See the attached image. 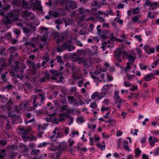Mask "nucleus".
<instances>
[{
  "mask_svg": "<svg viewBox=\"0 0 159 159\" xmlns=\"http://www.w3.org/2000/svg\"><path fill=\"white\" fill-rule=\"evenodd\" d=\"M110 86V85L108 84H106L104 85L103 87H102V90H107L109 89V87Z\"/></svg>",
  "mask_w": 159,
  "mask_h": 159,
  "instance_id": "obj_50",
  "label": "nucleus"
},
{
  "mask_svg": "<svg viewBox=\"0 0 159 159\" xmlns=\"http://www.w3.org/2000/svg\"><path fill=\"white\" fill-rule=\"evenodd\" d=\"M29 131L30 130L29 129L24 130L23 131H22V137L24 138H26L25 135H27L29 133Z\"/></svg>",
  "mask_w": 159,
  "mask_h": 159,
  "instance_id": "obj_27",
  "label": "nucleus"
},
{
  "mask_svg": "<svg viewBox=\"0 0 159 159\" xmlns=\"http://www.w3.org/2000/svg\"><path fill=\"white\" fill-rule=\"evenodd\" d=\"M152 12L149 11L148 12V17L149 18H154V16L152 14Z\"/></svg>",
  "mask_w": 159,
  "mask_h": 159,
  "instance_id": "obj_52",
  "label": "nucleus"
},
{
  "mask_svg": "<svg viewBox=\"0 0 159 159\" xmlns=\"http://www.w3.org/2000/svg\"><path fill=\"white\" fill-rule=\"evenodd\" d=\"M97 146L99 148H101L102 150H104L105 149V145H102L101 143H98L96 144Z\"/></svg>",
  "mask_w": 159,
  "mask_h": 159,
  "instance_id": "obj_28",
  "label": "nucleus"
},
{
  "mask_svg": "<svg viewBox=\"0 0 159 159\" xmlns=\"http://www.w3.org/2000/svg\"><path fill=\"white\" fill-rule=\"evenodd\" d=\"M101 72V70L100 68H99L96 70L94 72V73L97 75H99Z\"/></svg>",
  "mask_w": 159,
  "mask_h": 159,
  "instance_id": "obj_44",
  "label": "nucleus"
},
{
  "mask_svg": "<svg viewBox=\"0 0 159 159\" xmlns=\"http://www.w3.org/2000/svg\"><path fill=\"white\" fill-rule=\"evenodd\" d=\"M23 30L25 35L28 37H30L32 33L30 30L27 28H23Z\"/></svg>",
  "mask_w": 159,
  "mask_h": 159,
  "instance_id": "obj_9",
  "label": "nucleus"
},
{
  "mask_svg": "<svg viewBox=\"0 0 159 159\" xmlns=\"http://www.w3.org/2000/svg\"><path fill=\"white\" fill-rule=\"evenodd\" d=\"M85 9L83 7L80 8L79 9V12L80 14H82L84 13Z\"/></svg>",
  "mask_w": 159,
  "mask_h": 159,
  "instance_id": "obj_51",
  "label": "nucleus"
},
{
  "mask_svg": "<svg viewBox=\"0 0 159 159\" xmlns=\"http://www.w3.org/2000/svg\"><path fill=\"white\" fill-rule=\"evenodd\" d=\"M58 116L59 117H61L63 116L66 117V118H68V116H69L67 114L66 112H64L63 113H61L59 114Z\"/></svg>",
  "mask_w": 159,
  "mask_h": 159,
  "instance_id": "obj_31",
  "label": "nucleus"
},
{
  "mask_svg": "<svg viewBox=\"0 0 159 159\" xmlns=\"http://www.w3.org/2000/svg\"><path fill=\"white\" fill-rule=\"evenodd\" d=\"M20 14V11L18 10L13 9L11 10L10 12L8 13L7 15L9 17L11 18L13 20L15 21L18 19V17Z\"/></svg>",
  "mask_w": 159,
  "mask_h": 159,
  "instance_id": "obj_4",
  "label": "nucleus"
},
{
  "mask_svg": "<svg viewBox=\"0 0 159 159\" xmlns=\"http://www.w3.org/2000/svg\"><path fill=\"white\" fill-rule=\"evenodd\" d=\"M14 32L17 35V37L20 34V31L19 29H15L14 30Z\"/></svg>",
  "mask_w": 159,
  "mask_h": 159,
  "instance_id": "obj_48",
  "label": "nucleus"
},
{
  "mask_svg": "<svg viewBox=\"0 0 159 159\" xmlns=\"http://www.w3.org/2000/svg\"><path fill=\"white\" fill-rule=\"evenodd\" d=\"M123 146L125 150H126L127 151L129 150L130 151H131V149L129 150V147L128 145L123 144Z\"/></svg>",
  "mask_w": 159,
  "mask_h": 159,
  "instance_id": "obj_62",
  "label": "nucleus"
},
{
  "mask_svg": "<svg viewBox=\"0 0 159 159\" xmlns=\"http://www.w3.org/2000/svg\"><path fill=\"white\" fill-rule=\"evenodd\" d=\"M25 124L27 125L28 123H29L33 122H35V119L33 118L32 119L28 121H27L26 120H25Z\"/></svg>",
  "mask_w": 159,
  "mask_h": 159,
  "instance_id": "obj_37",
  "label": "nucleus"
},
{
  "mask_svg": "<svg viewBox=\"0 0 159 159\" xmlns=\"http://www.w3.org/2000/svg\"><path fill=\"white\" fill-rule=\"evenodd\" d=\"M143 49L148 54L153 53L154 52V50L153 48H150L149 46L147 44L144 45Z\"/></svg>",
  "mask_w": 159,
  "mask_h": 159,
  "instance_id": "obj_6",
  "label": "nucleus"
},
{
  "mask_svg": "<svg viewBox=\"0 0 159 159\" xmlns=\"http://www.w3.org/2000/svg\"><path fill=\"white\" fill-rule=\"evenodd\" d=\"M70 1V0H62L61 1L60 3L62 6L66 7V9L69 11V7Z\"/></svg>",
  "mask_w": 159,
  "mask_h": 159,
  "instance_id": "obj_5",
  "label": "nucleus"
},
{
  "mask_svg": "<svg viewBox=\"0 0 159 159\" xmlns=\"http://www.w3.org/2000/svg\"><path fill=\"white\" fill-rule=\"evenodd\" d=\"M56 134H57V137L61 138L63 137V133L61 131L57 132Z\"/></svg>",
  "mask_w": 159,
  "mask_h": 159,
  "instance_id": "obj_42",
  "label": "nucleus"
},
{
  "mask_svg": "<svg viewBox=\"0 0 159 159\" xmlns=\"http://www.w3.org/2000/svg\"><path fill=\"white\" fill-rule=\"evenodd\" d=\"M97 106V104L94 102L91 103L90 104V107L93 108H95Z\"/></svg>",
  "mask_w": 159,
  "mask_h": 159,
  "instance_id": "obj_58",
  "label": "nucleus"
},
{
  "mask_svg": "<svg viewBox=\"0 0 159 159\" xmlns=\"http://www.w3.org/2000/svg\"><path fill=\"white\" fill-rule=\"evenodd\" d=\"M8 122L5 125V129L7 130L10 129L11 128V125L10 124L9 122L7 120Z\"/></svg>",
  "mask_w": 159,
  "mask_h": 159,
  "instance_id": "obj_38",
  "label": "nucleus"
},
{
  "mask_svg": "<svg viewBox=\"0 0 159 159\" xmlns=\"http://www.w3.org/2000/svg\"><path fill=\"white\" fill-rule=\"evenodd\" d=\"M136 57L133 56H132L131 55H129L128 56V58L130 61V63L133 64L135 60Z\"/></svg>",
  "mask_w": 159,
  "mask_h": 159,
  "instance_id": "obj_20",
  "label": "nucleus"
},
{
  "mask_svg": "<svg viewBox=\"0 0 159 159\" xmlns=\"http://www.w3.org/2000/svg\"><path fill=\"white\" fill-rule=\"evenodd\" d=\"M77 120L81 123L83 122L84 120V117H83L80 116L77 117Z\"/></svg>",
  "mask_w": 159,
  "mask_h": 159,
  "instance_id": "obj_47",
  "label": "nucleus"
},
{
  "mask_svg": "<svg viewBox=\"0 0 159 159\" xmlns=\"http://www.w3.org/2000/svg\"><path fill=\"white\" fill-rule=\"evenodd\" d=\"M58 119L57 118H54L52 120V122L54 124H58Z\"/></svg>",
  "mask_w": 159,
  "mask_h": 159,
  "instance_id": "obj_61",
  "label": "nucleus"
},
{
  "mask_svg": "<svg viewBox=\"0 0 159 159\" xmlns=\"http://www.w3.org/2000/svg\"><path fill=\"white\" fill-rule=\"evenodd\" d=\"M70 3L69 9H74L77 7V5L75 2L70 1Z\"/></svg>",
  "mask_w": 159,
  "mask_h": 159,
  "instance_id": "obj_15",
  "label": "nucleus"
},
{
  "mask_svg": "<svg viewBox=\"0 0 159 159\" xmlns=\"http://www.w3.org/2000/svg\"><path fill=\"white\" fill-rule=\"evenodd\" d=\"M122 55H123L124 56L127 55V52H125L123 48H118L116 49L114 55L117 59L119 62H121L122 61L120 57Z\"/></svg>",
  "mask_w": 159,
  "mask_h": 159,
  "instance_id": "obj_2",
  "label": "nucleus"
},
{
  "mask_svg": "<svg viewBox=\"0 0 159 159\" xmlns=\"http://www.w3.org/2000/svg\"><path fill=\"white\" fill-rule=\"evenodd\" d=\"M133 75H132L130 74H127V77L129 80H130L132 79L133 77Z\"/></svg>",
  "mask_w": 159,
  "mask_h": 159,
  "instance_id": "obj_64",
  "label": "nucleus"
},
{
  "mask_svg": "<svg viewBox=\"0 0 159 159\" xmlns=\"http://www.w3.org/2000/svg\"><path fill=\"white\" fill-rule=\"evenodd\" d=\"M8 15L3 20V22L5 24H11L12 22V20H10Z\"/></svg>",
  "mask_w": 159,
  "mask_h": 159,
  "instance_id": "obj_13",
  "label": "nucleus"
},
{
  "mask_svg": "<svg viewBox=\"0 0 159 159\" xmlns=\"http://www.w3.org/2000/svg\"><path fill=\"white\" fill-rule=\"evenodd\" d=\"M5 48L3 47L0 46V54L2 55L5 52Z\"/></svg>",
  "mask_w": 159,
  "mask_h": 159,
  "instance_id": "obj_36",
  "label": "nucleus"
},
{
  "mask_svg": "<svg viewBox=\"0 0 159 159\" xmlns=\"http://www.w3.org/2000/svg\"><path fill=\"white\" fill-rule=\"evenodd\" d=\"M0 155L2 156L4 158V157L6 155V152L5 149H3L0 151Z\"/></svg>",
  "mask_w": 159,
  "mask_h": 159,
  "instance_id": "obj_26",
  "label": "nucleus"
},
{
  "mask_svg": "<svg viewBox=\"0 0 159 159\" xmlns=\"http://www.w3.org/2000/svg\"><path fill=\"white\" fill-rule=\"evenodd\" d=\"M124 85L126 87H128L129 86H131V84L129 82H128V83H127L125 81L124 82Z\"/></svg>",
  "mask_w": 159,
  "mask_h": 159,
  "instance_id": "obj_63",
  "label": "nucleus"
},
{
  "mask_svg": "<svg viewBox=\"0 0 159 159\" xmlns=\"http://www.w3.org/2000/svg\"><path fill=\"white\" fill-rule=\"evenodd\" d=\"M154 75L153 74H149L147 75L146 76L143 77V79L146 81H149L152 79V78H153Z\"/></svg>",
  "mask_w": 159,
  "mask_h": 159,
  "instance_id": "obj_11",
  "label": "nucleus"
},
{
  "mask_svg": "<svg viewBox=\"0 0 159 159\" xmlns=\"http://www.w3.org/2000/svg\"><path fill=\"white\" fill-rule=\"evenodd\" d=\"M40 152V151L39 150L33 149L32 151V154L36 156Z\"/></svg>",
  "mask_w": 159,
  "mask_h": 159,
  "instance_id": "obj_33",
  "label": "nucleus"
},
{
  "mask_svg": "<svg viewBox=\"0 0 159 159\" xmlns=\"http://www.w3.org/2000/svg\"><path fill=\"white\" fill-rule=\"evenodd\" d=\"M140 9L139 8L137 7L135 9H134L133 11V12L134 14H138L139 13Z\"/></svg>",
  "mask_w": 159,
  "mask_h": 159,
  "instance_id": "obj_34",
  "label": "nucleus"
},
{
  "mask_svg": "<svg viewBox=\"0 0 159 159\" xmlns=\"http://www.w3.org/2000/svg\"><path fill=\"white\" fill-rule=\"evenodd\" d=\"M11 33L10 32L8 33L5 35V38L7 39H11Z\"/></svg>",
  "mask_w": 159,
  "mask_h": 159,
  "instance_id": "obj_49",
  "label": "nucleus"
},
{
  "mask_svg": "<svg viewBox=\"0 0 159 159\" xmlns=\"http://www.w3.org/2000/svg\"><path fill=\"white\" fill-rule=\"evenodd\" d=\"M48 143L45 142H44L43 143H41L38 146V148H39L40 147H43L45 146Z\"/></svg>",
  "mask_w": 159,
  "mask_h": 159,
  "instance_id": "obj_45",
  "label": "nucleus"
},
{
  "mask_svg": "<svg viewBox=\"0 0 159 159\" xmlns=\"http://www.w3.org/2000/svg\"><path fill=\"white\" fill-rule=\"evenodd\" d=\"M7 142L6 141L1 140L0 141V144L2 146H4L6 145Z\"/></svg>",
  "mask_w": 159,
  "mask_h": 159,
  "instance_id": "obj_59",
  "label": "nucleus"
},
{
  "mask_svg": "<svg viewBox=\"0 0 159 159\" xmlns=\"http://www.w3.org/2000/svg\"><path fill=\"white\" fill-rule=\"evenodd\" d=\"M38 95L41 97V102L39 104V106H40L43 103V101L45 98V94L44 93H40L38 94Z\"/></svg>",
  "mask_w": 159,
  "mask_h": 159,
  "instance_id": "obj_14",
  "label": "nucleus"
},
{
  "mask_svg": "<svg viewBox=\"0 0 159 159\" xmlns=\"http://www.w3.org/2000/svg\"><path fill=\"white\" fill-rule=\"evenodd\" d=\"M149 142H150V144L152 146H153L155 143L158 141L159 139L157 138L152 136H150L148 139Z\"/></svg>",
  "mask_w": 159,
  "mask_h": 159,
  "instance_id": "obj_7",
  "label": "nucleus"
},
{
  "mask_svg": "<svg viewBox=\"0 0 159 159\" xmlns=\"http://www.w3.org/2000/svg\"><path fill=\"white\" fill-rule=\"evenodd\" d=\"M86 60L83 58H81L80 57V59L79 61L78 62L79 64H80L82 63H84L86 61Z\"/></svg>",
  "mask_w": 159,
  "mask_h": 159,
  "instance_id": "obj_53",
  "label": "nucleus"
},
{
  "mask_svg": "<svg viewBox=\"0 0 159 159\" xmlns=\"http://www.w3.org/2000/svg\"><path fill=\"white\" fill-rule=\"evenodd\" d=\"M11 118L13 120V122L12 123L13 124H14L15 123H16V119L17 120L18 118L19 119V116L16 114L12 115L11 116Z\"/></svg>",
  "mask_w": 159,
  "mask_h": 159,
  "instance_id": "obj_24",
  "label": "nucleus"
},
{
  "mask_svg": "<svg viewBox=\"0 0 159 159\" xmlns=\"http://www.w3.org/2000/svg\"><path fill=\"white\" fill-rule=\"evenodd\" d=\"M67 98L70 104L73 103L75 101V99L73 97L71 96H68Z\"/></svg>",
  "mask_w": 159,
  "mask_h": 159,
  "instance_id": "obj_30",
  "label": "nucleus"
},
{
  "mask_svg": "<svg viewBox=\"0 0 159 159\" xmlns=\"http://www.w3.org/2000/svg\"><path fill=\"white\" fill-rule=\"evenodd\" d=\"M68 142L69 143V145L70 147H72L74 143V141L71 139H69Z\"/></svg>",
  "mask_w": 159,
  "mask_h": 159,
  "instance_id": "obj_41",
  "label": "nucleus"
},
{
  "mask_svg": "<svg viewBox=\"0 0 159 159\" xmlns=\"http://www.w3.org/2000/svg\"><path fill=\"white\" fill-rule=\"evenodd\" d=\"M93 2L94 4V6H95L98 7H100L101 5H99L98 4L100 3L101 2L100 1H93Z\"/></svg>",
  "mask_w": 159,
  "mask_h": 159,
  "instance_id": "obj_39",
  "label": "nucleus"
},
{
  "mask_svg": "<svg viewBox=\"0 0 159 159\" xmlns=\"http://www.w3.org/2000/svg\"><path fill=\"white\" fill-rule=\"evenodd\" d=\"M38 130L39 131L41 130V129L42 130H44L46 129V127L41 126L40 125H39L38 126Z\"/></svg>",
  "mask_w": 159,
  "mask_h": 159,
  "instance_id": "obj_46",
  "label": "nucleus"
},
{
  "mask_svg": "<svg viewBox=\"0 0 159 159\" xmlns=\"http://www.w3.org/2000/svg\"><path fill=\"white\" fill-rule=\"evenodd\" d=\"M43 58L44 60L46 61H48L50 60L49 56L47 54H46L45 56H43Z\"/></svg>",
  "mask_w": 159,
  "mask_h": 159,
  "instance_id": "obj_32",
  "label": "nucleus"
},
{
  "mask_svg": "<svg viewBox=\"0 0 159 159\" xmlns=\"http://www.w3.org/2000/svg\"><path fill=\"white\" fill-rule=\"evenodd\" d=\"M62 57L60 56H57L56 57V59L57 62L59 63L60 65H62L64 64L63 60H61Z\"/></svg>",
  "mask_w": 159,
  "mask_h": 159,
  "instance_id": "obj_21",
  "label": "nucleus"
},
{
  "mask_svg": "<svg viewBox=\"0 0 159 159\" xmlns=\"http://www.w3.org/2000/svg\"><path fill=\"white\" fill-rule=\"evenodd\" d=\"M146 142V138L145 137H143L141 139V143L144 144Z\"/></svg>",
  "mask_w": 159,
  "mask_h": 159,
  "instance_id": "obj_55",
  "label": "nucleus"
},
{
  "mask_svg": "<svg viewBox=\"0 0 159 159\" xmlns=\"http://www.w3.org/2000/svg\"><path fill=\"white\" fill-rule=\"evenodd\" d=\"M104 97L103 96H101L98 92H94L91 97L92 99H94L95 98H98V100H100Z\"/></svg>",
  "mask_w": 159,
  "mask_h": 159,
  "instance_id": "obj_8",
  "label": "nucleus"
},
{
  "mask_svg": "<svg viewBox=\"0 0 159 159\" xmlns=\"http://www.w3.org/2000/svg\"><path fill=\"white\" fill-rule=\"evenodd\" d=\"M84 81V79H82V80L79 81L77 82L78 86L80 87H82V86L83 84Z\"/></svg>",
  "mask_w": 159,
  "mask_h": 159,
  "instance_id": "obj_40",
  "label": "nucleus"
},
{
  "mask_svg": "<svg viewBox=\"0 0 159 159\" xmlns=\"http://www.w3.org/2000/svg\"><path fill=\"white\" fill-rule=\"evenodd\" d=\"M49 72L54 75H58L60 74V72L58 71L55 70H50Z\"/></svg>",
  "mask_w": 159,
  "mask_h": 159,
  "instance_id": "obj_22",
  "label": "nucleus"
},
{
  "mask_svg": "<svg viewBox=\"0 0 159 159\" xmlns=\"http://www.w3.org/2000/svg\"><path fill=\"white\" fill-rule=\"evenodd\" d=\"M35 43L34 42H26L25 44L26 45H29L31 47H33L34 48H35Z\"/></svg>",
  "mask_w": 159,
  "mask_h": 159,
  "instance_id": "obj_18",
  "label": "nucleus"
},
{
  "mask_svg": "<svg viewBox=\"0 0 159 159\" xmlns=\"http://www.w3.org/2000/svg\"><path fill=\"white\" fill-rule=\"evenodd\" d=\"M122 140L121 139H119L118 140V145L117 147L118 148H121V145L122 144Z\"/></svg>",
  "mask_w": 159,
  "mask_h": 159,
  "instance_id": "obj_43",
  "label": "nucleus"
},
{
  "mask_svg": "<svg viewBox=\"0 0 159 159\" xmlns=\"http://www.w3.org/2000/svg\"><path fill=\"white\" fill-rule=\"evenodd\" d=\"M37 98V97H35L34 98V100L32 102L33 105L35 107H37V104H36L37 103L36 99Z\"/></svg>",
  "mask_w": 159,
  "mask_h": 159,
  "instance_id": "obj_54",
  "label": "nucleus"
},
{
  "mask_svg": "<svg viewBox=\"0 0 159 159\" xmlns=\"http://www.w3.org/2000/svg\"><path fill=\"white\" fill-rule=\"evenodd\" d=\"M7 98L4 95H0V101L2 103H5L7 100Z\"/></svg>",
  "mask_w": 159,
  "mask_h": 159,
  "instance_id": "obj_19",
  "label": "nucleus"
},
{
  "mask_svg": "<svg viewBox=\"0 0 159 159\" xmlns=\"http://www.w3.org/2000/svg\"><path fill=\"white\" fill-rule=\"evenodd\" d=\"M22 3L23 5L25 6V7L29 8H31V6H30V5L32 4V2H27L25 0H23L22 1Z\"/></svg>",
  "mask_w": 159,
  "mask_h": 159,
  "instance_id": "obj_12",
  "label": "nucleus"
},
{
  "mask_svg": "<svg viewBox=\"0 0 159 159\" xmlns=\"http://www.w3.org/2000/svg\"><path fill=\"white\" fill-rule=\"evenodd\" d=\"M75 47L72 45L69 42H66L61 45L57 47L56 50L59 52H62L64 50H67L69 51H71L74 50Z\"/></svg>",
  "mask_w": 159,
  "mask_h": 159,
  "instance_id": "obj_1",
  "label": "nucleus"
},
{
  "mask_svg": "<svg viewBox=\"0 0 159 159\" xmlns=\"http://www.w3.org/2000/svg\"><path fill=\"white\" fill-rule=\"evenodd\" d=\"M48 28H47L45 27H41L40 28V33H42L44 31H45V33H47V30Z\"/></svg>",
  "mask_w": 159,
  "mask_h": 159,
  "instance_id": "obj_35",
  "label": "nucleus"
},
{
  "mask_svg": "<svg viewBox=\"0 0 159 159\" xmlns=\"http://www.w3.org/2000/svg\"><path fill=\"white\" fill-rule=\"evenodd\" d=\"M27 105V102H22L20 105H19V107L20 109H22L24 108H25Z\"/></svg>",
  "mask_w": 159,
  "mask_h": 159,
  "instance_id": "obj_23",
  "label": "nucleus"
},
{
  "mask_svg": "<svg viewBox=\"0 0 159 159\" xmlns=\"http://www.w3.org/2000/svg\"><path fill=\"white\" fill-rule=\"evenodd\" d=\"M20 2L19 0H14L12 3V4L14 7H15V6H18Z\"/></svg>",
  "mask_w": 159,
  "mask_h": 159,
  "instance_id": "obj_29",
  "label": "nucleus"
},
{
  "mask_svg": "<svg viewBox=\"0 0 159 159\" xmlns=\"http://www.w3.org/2000/svg\"><path fill=\"white\" fill-rule=\"evenodd\" d=\"M142 152L141 151L139 148H137L135 150V157H139L140 156Z\"/></svg>",
  "mask_w": 159,
  "mask_h": 159,
  "instance_id": "obj_17",
  "label": "nucleus"
},
{
  "mask_svg": "<svg viewBox=\"0 0 159 159\" xmlns=\"http://www.w3.org/2000/svg\"><path fill=\"white\" fill-rule=\"evenodd\" d=\"M12 86L11 84H9L6 86L5 88L7 89V90H9L12 89Z\"/></svg>",
  "mask_w": 159,
  "mask_h": 159,
  "instance_id": "obj_60",
  "label": "nucleus"
},
{
  "mask_svg": "<svg viewBox=\"0 0 159 159\" xmlns=\"http://www.w3.org/2000/svg\"><path fill=\"white\" fill-rule=\"evenodd\" d=\"M140 68L141 70H145L146 69L147 66H144L142 64H140Z\"/></svg>",
  "mask_w": 159,
  "mask_h": 159,
  "instance_id": "obj_57",
  "label": "nucleus"
},
{
  "mask_svg": "<svg viewBox=\"0 0 159 159\" xmlns=\"http://www.w3.org/2000/svg\"><path fill=\"white\" fill-rule=\"evenodd\" d=\"M47 33H44L41 39V40L44 42H46L47 40Z\"/></svg>",
  "mask_w": 159,
  "mask_h": 159,
  "instance_id": "obj_25",
  "label": "nucleus"
},
{
  "mask_svg": "<svg viewBox=\"0 0 159 159\" xmlns=\"http://www.w3.org/2000/svg\"><path fill=\"white\" fill-rule=\"evenodd\" d=\"M143 5L145 7L149 6V9L151 10L156 9L158 7V3L157 2H152L150 0H146Z\"/></svg>",
  "mask_w": 159,
  "mask_h": 159,
  "instance_id": "obj_3",
  "label": "nucleus"
},
{
  "mask_svg": "<svg viewBox=\"0 0 159 159\" xmlns=\"http://www.w3.org/2000/svg\"><path fill=\"white\" fill-rule=\"evenodd\" d=\"M139 17L137 16H134L132 20L134 22H137V21H138V20H139Z\"/></svg>",
  "mask_w": 159,
  "mask_h": 159,
  "instance_id": "obj_56",
  "label": "nucleus"
},
{
  "mask_svg": "<svg viewBox=\"0 0 159 159\" xmlns=\"http://www.w3.org/2000/svg\"><path fill=\"white\" fill-rule=\"evenodd\" d=\"M48 13L50 15L53 16L54 18L58 17L59 16V13L52 10L50 11Z\"/></svg>",
  "mask_w": 159,
  "mask_h": 159,
  "instance_id": "obj_10",
  "label": "nucleus"
},
{
  "mask_svg": "<svg viewBox=\"0 0 159 159\" xmlns=\"http://www.w3.org/2000/svg\"><path fill=\"white\" fill-rule=\"evenodd\" d=\"M115 100L116 101L115 102L116 103H120L122 102V101L121 100L120 97L118 95V93L115 94Z\"/></svg>",
  "mask_w": 159,
  "mask_h": 159,
  "instance_id": "obj_16",
  "label": "nucleus"
}]
</instances>
